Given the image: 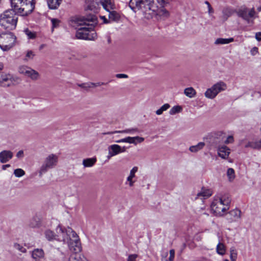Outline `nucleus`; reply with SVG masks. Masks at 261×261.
<instances>
[{
	"label": "nucleus",
	"mask_w": 261,
	"mask_h": 261,
	"mask_svg": "<svg viewBox=\"0 0 261 261\" xmlns=\"http://www.w3.org/2000/svg\"><path fill=\"white\" fill-rule=\"evenodd\" d=\"M255 38L258 41H261V32H257L256 33Z\"/></svg>",
	"instance_id": "59"
},
{
	"label": "nucleus",
	"mask_w": 261,
	"mask_h": 261,
	"mask_svg": "<svg viewBox=\"0 0 261 261\" xmlns=\"http://www.w3.org/2000/svg\"><path fill=\"white\" fill-rule=\"evenodd\" d=\"M217 252L221 255H224L226 252L225 246L223 243L219 242L217 245Z\"/></svg>",
	"instance_id": "34"
},
{
	"label": "nucleus",
	"mask_w": 261,
	"mask_h": 261,
	"mask_svg": "<svg viewBox=\"0 0 261 261\" xmlns=\"http://www.w3.org/2000/svg\"><path fill=\"white\" fill-rule=\"evenodd\" d=\"M116 76L117 78H120H120H127V77H128L127 75L125 74H121V73L117 74L116 75Z\"/></svg>",
	"instance_id": "58"
},
{
	"label": "nucleus",
	"mask_w": 261,
	"mask_h": 261,
	"mask_svg": "<svg viewBox=\"0 0 261 261\" xmlns=\"http://www.w3.org/2000/svg\"><path fill=\"white\" fill-rule=\"evenodd\" d=\"M116 143H125V142H124V138L121 139L117 140V141H116Z\"/></svg>",
	"instance_id": "64"
},
{
	"label": "nucleus",
	"mask_w": 261,
	"mask_h": 261,
	"mask_svg": "<svg viewBox=\"0 0 261 261\" xmlns=\"http://www.w3.org/2000/svg\"><path fill=\"white\" fill-rule=\"evenodd\" d=\"M231 198L228 194H220L215 197L211 204L212 210L217 216H223L229 208Z\"/></svg>",
	"instance_id": "4"
},
{
	"label": "nucleus",
	"mask_w": 261,
	"mask_h": 261,
	"mask_svg": "<svg viewBox=\"0 0 261 261\" xmlns=\"http://www.w3.org/2000/svg\"><path fill=\"white\" fill-rule=\"evenodd\" d=\"M57 232L62 234V240L64 243H67L70 250L81 252L82 247L80 239L76 233L71 228L68 227L64 230L61 226L57 228Z\"/></svg>",
	"instance_id": "3"
},
{
	"label": "nucleus",
	"mask_w": 261,
	"mask_h": 261,
	"mask_svg": "<svg viewBox=\"0 0 261 261\" xmlns=\"http://www.w3.org/2000/svg\"><path fill=\"white\" fill-rule=\"evenodd\" d=\"M218 155L223 159H226L230 154V149L226 146L219 145L217 147Z\"/></svg>",
	"instance_id": "14"
},
{
	"label": "nucleus",
	"mask_w": 261,
	"mask_h": 261,
	"mask_svg": "<svg viewBox=\"0 0 261 261\" xmlns=\"http://www.w3.org/2000/svg\"><path fill=\"white\" fill-rule=\"evenodd\" d=\"M39 76V73L36 70L31 68L27 76L31 78L33 80H36Z\"/></svg>",
	"instance_id": "33"
},
{
	"label": "nucleus",
	"mask_w": 261,
	"mask_h": 261,
	"mask_svg": "<svg viewBox=\"0 0 261 261\" xmlns=\"http://www.w3.org/2000/svg\"><path fill=\"white\" fill-rule=\"evenodd\" d=\"M225 217L229 223L237 222L241 218V211L238 208H234L226 213Z\"/></svg>",
	"instance_id": "10"
},
{
	"label": "nucleus",
	"mask_w": 261,
	"mask_h": 261,
	"mask_svg": "<svg viewBox=\"0 0 261 261\" xmlns=\"http://www.w3.org/2000/svg\"><path fill=\"white\" fill-rule=\"evenodd\" d=\"M48 8L51 10L57 9L62 2V0H46Z\"/></svg>",
	"instance_id": "22"
},
{
	"label": "nucleus",
	"mask_w": 261,
	"mask_h": 261,
	"mask_svg": "<svg viewBox=\"0 0 261 261\" xmlns=\"http://www.w3.org/2000/svg\"><path fill=\"white\" fill-rule=\"evenodd\" d=\"M24 32L25 35L28 36L29 39H34L36 37V34L35 33L31 32L29 29H25L24 30Z\"/></svg>",
	"instance_id": "44"
},
{
	"label": "nucleus",
	"mask_w": 261,
	"mask_h": 261,
	"mask_svg": "<svg viewBox=\"0 0 261 261\" xmlns=\"http://www.w3.org/2000/svg\"><path fill=\"white\" fill-rule=\"evenodd\" d=\"M99 3L107 11H109V10H114L115 8V5L112 0H100Z\"/></svg>",
	"instance_id": "20"
},
{
	"label": "nucleus",
	"mask_w": 261,
	"mask_h": 261,
	"mask_svg": "<svg viewBox=\"0 0 261 261\" xmlns=\"http://www.w3.org/2000/svg\"><path fill=\"white\" fill-rule=\"evenodd\" d=\"M216 138L218 139V141H216V142L224 143L225 144L232 143L234 141L233 137L232 136H228L226 139L225 134L222 132H218L216 134Z\"/></svg>",
	"instance_id": "12"
},
{
	"label": "nucleus",
	"mask_w": 261,
	"mask_h": 261,
	"mask_svg": "<svg viewBox=\"0 0 261 261\" xmlns=\"http://www.w3.org/2000/svg\"><path fill=\"white\" fill-rule=\"evenodd\" d=\"M128 6L135 13L138 10L141 11L144 17L148 19L155 15L164 18H167L170 16L169 12L164 7H161L159 9L153 0H130Z\"/></svg>",
	"instance_id": "2"
},
{
	"label": "nucleus",
	"mask_w": 261,
	"mask_h": 261,
	"mask_svg": "<svg viewBox=\"0 0 261 261\" xmlns=\"http://www.w3.org/2000/svg\"><path fill=\"white\" fill-rule=\"evenodd\" d=\"M205 96L209 99H214L217 94L215 93V91L213 90V87H211L208 88L204 93Z\"/></svg>",
	"instance_id": "31"
},
{
	"label": "nucleus",
	"mask_w": 261,
	"mask_h": 261,
	"mask_svg": "<svg viewBox=\"0 0 261 261\" xmlns=\"http://www.w3.org/2000/svg\"><path fill=\"white\" fill-rule=\"evenodd\" d=\"M144 141V138L139 136L131 137L130 144H133L136 145L138 143H141Z\"/></svg>",
	"instance_id": "37"
},
{
	"label": "nucleus",
	"mask_w": 261,
	"mask_h": 261,
	"mask_svg": "<svg viewBox=\"0 0 261 261\" xmlns=\"http://www.w3.org/2000/svg\"><path fill=\"white\" fill-rule=\"evenodd\" d=\"M58 161L59 157L56 154L51 153L47 155L39 169V177H42L48 170L55 168L58 165Z\"/></svg>",
	"instance_id": "7"
},
{
	"label": "nucleus",
	"mask_w": 261,
	"mask_h": 261,
	"mask_svg": "<svg viewBox=\"0 0 261 261\" xmlns=\"http://www.w3.org/2000/svg\"><path fill=\"white\" fill-rule=\"evenodd\" d=\"M116 133H119V130H116L114 132H108L103 133V134L104 135H112V134H116Z\"/></svg>",
	"instance_id": "60"
},
{
	"label": "nucleus",
	"mask_w": 261,
	"mask_h": 261,
	"mask_svg": "<svg viewBox=\"0 0 261 261\" xmlns=\"http://www.w3.org/2000/svg\"><path fill=\"white\" fill-rule=\"evenodd\" d=\"M16 36L11 32L2 33L0 35V47L4 50L11 48L16 41Z\"/></svg>",
	"instance_id": "8"
},
{
	"label": "nucleus",
	"mask_w": 261,
	"mask_h": 261,
	"mask_svg": "<svg viewBox=\"0 0 261 261\" xmlns=\"http://www.w3.org/2000/svg\"><path fill=\"white\" fill-rule=\"evenodd\" d=\"M238 16L246 21L248 23L250 22V18L255 17L256 12L254 8L248 9L245 7H242L236 11Z\"/></svg>",
	"instance_id": "9"
},
{
	"label": "nucleus",
	"mask_w": 261,
	"mask_h": 261,
	"mask_svg": "<svg viewBox=\"0 0 261 261\" xmlns=\"http://www.w3.org/2000/svg\"><path fill=\"white\" fill-rule=\"evenodd\" d=\"M13 156V153L9 150H4L0 152V162L2 164L9 162Z\"/></svg>",
	"instance_id": "13"
},
{
	"label": "nucleus",
	"mask_w": 261,
	"mask_h": 261,
	"mask_svg": "<svg viewBox=\"0 0 261 261\" xmlns=\"http://www.w3.org/2000/svg\"><path fill=\"white\" fill-rule=\"evenodd\" d=\"M254 149H260L261 148V139L258 141H254Z\"/></svg>",
	"instance_id": "47"
},
{
	"label": "nucleus",
	"mask_w": 261,
	"mask_h": 261,
	"mask_svg": "<svg viewBox=\"0 0 261 261\" xmlns=\"http://www.w3.org/2000/svg\"><path fill=\"white\" fill-rule=\"evenodd\" d=\"M246 148L250 147L254 149V143L253 142H249L246 145Z\"/></svg>",
	"instance_id": "57"
},
{
	"label": "nucleus",
	"mask_w": 261,
	"mask_h": 261,
	"mask_svg": "<svg viewBox=\"0 0 261 261\" xmlns=\"http://www.w3.org/2000/svg\"><path fill=\"white\" fill-rule=\"evenodd\" d=\"M96 162V158H87L83 160V165L85 167H91L95 164Z\"/></svg>",
	"instance_id": "26"
},
{
	"label": "nucleus",
	"mask_w": 261,
	"mask_h": 261,
	"mask_svg": "<svg viewBox=\"0 0 261 261\" xmlns=\"http://www.w3.org/2000/svg\"><path fill=\"white\" fill-rule=\"evenodd\" d=\"M45 236L47 240L49 241H51L54 240L62 241V234L60 233H58V234L56 235L51 230H46L45 231Z\"/></svg>",
	"instance_id": "15"
},
{
	"label": "nucleus",
	"mask_w": 261,
	"mask_h": 261,
	"mask_svg": "<svg viewBox=\"0 0 261 261\" xmlns=\"http://www.w3.org/2000/svg\"><path fill=\"white\" fill-rule=\"evenodd\" d=\"M138 168L136 166L134 167L130 171L129 175L126 178L125 184H128L130 187H133L135 182L133 178L135 177V174L138 171Z\"/></svg>",
	"instance_id": "17"
},
{
	"label": "nucleus",
	"mask_w": 261,
	"mask_h": 261,
	"mask_svg": "<svg viewBox=\"0 0 261 261\" xmlns=\"http://www.w3.org/2000/svg\"><path fill=\"white\" fill-rule=\"evenodd\" d=\"M16 249H18L20 251H21L22 253H25L27 251V249L22 247V246L18 244H15L14 245Z\"/></svg>",
	"instance_id": "50"
},
{
	"label": "nucleus",
	"mask_w": 261,
	"mask_h": 261,
	"mask_svg": "<svg viewBox=\"0 0 261 261\" xmlns=\"http://www.w3.org/2000/svg\"><path fill=\"white\" fill-rule=\"evenodd\" d=\"M204 3L207 6L208 8V13L209 15H211V14L214 13V10L213 8L212 7L211 5H210V3L208 1H205Z\"/></svg>",
	"instance_id": "53"
},
{
	"label": "nucleus",
	"mask_w": 261,
	"mask_h": 261,
	"mask_svg": "<svg viewBox=\"0 0 261 261\" xmlns=\"http://www.w3.org/2000/svg\"><path fill=\"white\" fill-rule=\"evenodd\" d=\"M29 225L32 228L39 227L41 225V218L38 216H34L30 220Z\"/></svg>",
	"instance_id": "19"
},
{
	"label": "nucleus",
	"mask_w": 261,
	"mask_h": 261,
	"mask_svg": "<svg viewBox=\"0 0 261 261\" xmlns=\"http://www.w3.org/2000/svg\"><path fill=\"white\" fill-rule=\"evenodd\" d=\"M227 175L228 177L229 180L231 181L234 178V171L232 168H228L227 171Z\"/></svg>",
	"instance_id": "43"
},
{
	"label": "nucleus",
	"mask_w": 261,
	"mask_h": 261,
	"mask_svg": "<svg viewBox=\"0 0 261 261\" xmlns=\"http://www.w3.org/2000/svg\"><path fill=\"white\" fill-rule=\"evenodd\" d=\"M139 132V129L137 128H131L125 129L123 130H119V133H125L130 134H134L136 133H138Z\"/></svg>",
	"instance_id": "39"
},
{
	"label": "nucleus",
	"mask_w": 261,
	"mask_h": 261,
	"mask_svg": "<svg viewBox=\"0 0 261 261\" xmlns=\"http://www.w3.org/2000/svg\"><path fill=\"white\" fill-rule=\"evenodd\" d=\"M90 82L89 83H85L82 84H78L77 86L80 87H81L85 90H88L89 88H90Z\"/></svg>",
	"instance_id": "51"
},
{
	"label": "nucleus",
	"mask_w": 261,
	"mask_h": 261,
	"mask_svg": "<svg viewBox=\"0 0 261 261\" xmlns=\"http://www.w3.org/2000/svg\"><path fill=\"white\" fill-rule=\"evenodd\" d=\"M12 9L21 16H28L35 9V0H10Z\"/></svg>",
	"instance_id": "5"
},
{
	"label": "nucleus",
	"mask_w": 261,
	"mask_h": 261,
	"mask_svg": "<svg viewBox=\"0 0 261 261\" xmlns=\"http://www.w3.org/2000/svg\"><path fill=\"white\" fill-rule=\"evenodd\" d=\"M212 192L211 190L202 188L201 191L197 194V197H201L203 199H206L211 196Z\"/></svg>",
	"instance_id": "23"
},
{
	"label": "nucleus",
	"mask_w": 261,
	"mask_h": 261,
	"mask_svg": "<svg viewBox=\"0 0 261 261\" xmlns=\"http://www.w3.org/2000/svg\"><path fill=\"white\" fill-rule=\"evenodd\" d=\"M170 107V106L168 103H165L159 109L155 111V113L158 115L162 114L164 111H166Z\"/></svg>",
	"instance_id": "38"
},
{
	"label": "nucleus",
	"mask_w": 261,
	"mask_h": 261,
	"mask_svg": "<svg viewBox=\"0 0 261 261\" xmlns=\"http://www.w3.org/2000/svg\"><path fill=\"white\" fill-rule=\"evenodd\" d=\"M31 253L32 258L36 261H40L44 257V252L42 249H35Z\"/></svg>",
	"instance_id": "16"
},
{
	"label": "nucleus",
	"mask_w": 261,
	"mask_h": 261,
	"mask_svg": "<svg viewBox=\"0 0 261 261\" xmlns=\"http://www.w3.org/2000/svg\"><path fill=\"white\" fill-rule=\"evenodd\" d=\"M120 146L117 144H113L108 147V150L110 151V156H115L117 154L120 153Z\"/></svg>",
	"instance_id": "24"
},
{
	"label": "nucleus",
	"mask_w": 261,
	"mask_h": 261,
	"mask_svg": "<svg viewBox=\"0 0 261 261\" xmlns=\"http://www.w3.org/2000/svg\"><path fill=\"white\" fill-rule=\"evenodd\" d=\"M238 256V252L234 247L230 249V258L231 261H236Z\"/></svg>",
	"instance_id": "36"
},
{
	"label": "nucleus",
	"mask_w": 261,
	"mask_h": 261,
	"mask_svg": "<svg viewBox=\"0 0 261 261\" xmlns=\"http://www.w3.org/2000/svg\"><path fill=\"white\" fill-rule=\"evenodd\" d=\"M9 77H10V87L17 85L20 82V79L19 77H18L17 76H13L10 74Z\"/></svg>",
	"instance_id": "35"
},
{
	"label": "nucleus",
	"mask_w": 261,
	"mask_h": 261,
	"mask_svg": "<svg viewBox=\"0 0 261 261\" xmlns=\"http://www.w3.org/2000/svg\"><path fill=\"white\" fill-rule=\"evenodd\" d=\"M158 3L161 7H165L168 4V0H157Z\"/></svg>",
	"instance_id": "52"
},
{
	"label": "nucleus",
	"mask_w": 261,
	"mask_h": 261,
	"mask_svg": "<svg viewBox=\"0 0 261 261\" xmlns=\"http://www.w3.org/2000/svg\"><path fill=\"white\" fill-rule=\"evenodd\" d=\"M71 251L72 252V253L69 257V261H81L82 259L81 254L79 253L80 252L74 251L73 249Z\"/></svg>",
	"instance_id": "30"
},
{
	"label": "nucleus",
	"mask_w": 261,
	"mask_h": 261,
	"mask_svg": "<svg viewBox=\"0 0 261 261\" xmlns=\"http://www.w3.org/2000/svg\"><path fill=\"white\" fill-rule=\"evenodd\" d=\"M14 174L17 177H20L25 174V172L22 169L18 168L14 170Z\"/></svg>",
	"instance_id": "42"
},
{
	"label": "nucleus",
	"mask_w": 261,
	"mask_h": 261,
	"mask_svg": "<svg viewBox=\"0 0 261 261\" xmlns=\"http://www.w3.org/2000/svg\"><path fill=\"white\" fill-rule=\"evenodd\" d=\"M86 10H90L94 13H97L100 8L99 0H86Z\"/></svg>",
	"instance_id": "11"
},
{
	"label": "nucleus",
	"mask_w": 261,
	"mask_h": 261,
	"mask_svg": "<svg viewBox=\"0 0 261 261\" xmlns=\"http://www.w3.org/2000/svg\"><path fill=\"white\" fill-rule=\"evenodd\" d=\"M175 251L173 249L170 250V256L169 257V261H173L174 258Z\"/></svg>",
	"instance_id": "54"
},
{
	"label": "nucleus",
	"mask_w": 261,
	"mask_h": 261,
	"mask_svg": "<svg viewBox=\"0 0 261 261\" xmlns=\"http://www.w3.org/2000/svg\"><path fill=\"white\" fill-rule=\"evenodd\" d=\"M10 74H3L0 76V86L2 87H10Z\"/></svg>",
	"instance_id": "21"
},
{
	"label": "nucleus",
	"mask_w": 261,
	"mask_h": 261,
	"mask_svg": "<svg viewBox=\"0 0 261 261\" xmlns=\"http://www.w3.org/2000/svg\"><path fill=\"white\" fill-rule=\"evenodd\" d=\"M130 140H131V137H127L124 138V142H125V143H130Z\"/></svg>",
	"instance_id": "61"
},
{
	"label": "nucleus",
	"mask_w": 261,
	"mask_h": 261,
	"mask_svg": "<svg viewBox=\"0 0 261 261\" xmlns=\"http://www.w3.org/2000/svg\"><path fill=\"white\" fill-rule=\"evenodd\" d=\"M107 83H103V82H98V83H92V82H90V88H93V87H98V86H101V85H106Z\"/></svg>",
	"instance_id": "49"
},
{
	"label": "nucleus",
	"mask_w": 261,
	"mask_h": 261,
	"mask_svg": "<svg viewBox=\"0 0 261 261\" xmlns=\"http://www.w3.org/2000/svg\"><path fill=\"white\" fill-rule=\"evenodd\" d=\"M182 110V108L179 106H176L172 107L169 111V114L170 115H175L176 113H179Z\"/></svg>",
	"instance_id": "41"
},
{
	"label": "nucleus",
	"mask_w": 261,
	"mask_h": 261,
	"mask_svg": "<svg viewBox=\"0 0 261 261\" xmlns=\"http://www.w3.org/2000/svg\"><path fill=\"white\" fill-rule=\"evenodd\" d=\"M109 14V18L110 20L113 21H117L119 19L120 16L119 14L115 11L113 10H109L108 11Z\"/></svg>",
	"instance_id": "32"
},
{
	"label": "nucleus",
	"mask_w": 261,
	"mask_h": 261,
	"mask_svg": "<svg viewBox=\"0 0 261 261\" xmlns=\"http://www.w3.org/2000/svg\"><path fill=\"white\" fill-rule=\"evenodd\" d=\"M31 68L27 66H22L19 68L18 71L20 73L23 74L24 75L27 76L29 71H30Z\"/></svg>",
	"instance_id": "40"
},
{
	"label": "nucleus",
	"mask_w": 261,
	"mask_h": 261,
	"mask_svg": "<svg viewBox=\"0 0 261 261\" xmlns=\"http://www.w3.org/2000/svg\"><path fill=\"white\" fill-rule=\"evenodd\" d=\"M10 167V164H5V165H3L2 167V169L3 170H6L7 168H9Z\"/></svg>",
	"instance_id": "62"
},
{
	"label": "nucleus",
	"mask_w": 261,
	"mask_h": 261,
	"mask_svg": "<svg viewBox=\"0 0 261 261\" xmlns=\"http://www.w3.org/2000/svg\"><path fill=\"white\" fill-rule=\"evenodd\" d=\"M126 147L125 146H123V147H121L120 146V149H119L120 150V153H122V152H124L126 151Z\"/></svg>",
	"instance_id": "63"
},
{
	"label": "nucleus",
	"mask_w": 261,
	"mask_h": 261,
	"mask_svg": "<svg viewBox=\"0 0 261 261\" xmlns=\"http://www.w3.org/2000/svg\"><path fill=\"white\" fill-rule=\"evenodd\" d=\"M234 41V39L233 38H218L215 41V43L216 44H228L230 42H232Z\"/></svg>",
	"instance_id": "29"
},
{
	"label": "nucleus",
	"mask_w": 261,
	"mask_h": 261,
	"mask_svg": "<svg viewBox=\"0 0 261 261\" xmlns=\"http://www.w3.org/2000/svg\"><path fill=\"white\" fill-rule=\"evenodd\" d=\"M97 22L96 15L90 14L73 18L71 25L77 29L76 37L78 39L94 40L96 38V34L93 29Z\"/></svg>",
	"instance_id": "1"
},
{
	"label": "nucleus",
	"mask_w": 261,
	"mask_h": 261,
	"mask_svg": "<svg viewBox=\"0 0 261 261\" xmlns=\"http://www.w3.org/2000/svg\"><path fill=\"white\" fill-rule=\"evenodd\" d=\"M212 87L213 90H214L215 93L218 95L220 92L225 91L226 89L227 85L224 82L220 81L214 84Z\"/></svg>",
	"instance_id": "18"
},
{
	"label": "nucleus",
	"mask_w": 261,
	"mask_h": 261,
	"mask_svg": "<svg viewBox=\"0 0 261 261\" xmlns=\"http://www.w3.org/2000/svg\"><path fill=\"white\" fill-rule=\"evenodd\" d=\"M17 14L13 9L6 10L0 15V25L4 29L11 31L14 30L18 21Z\"/></svg>",
	"instance_id": "6"
},
{
	"label": "nucleus",
	"mask_w": 261,
	"mask_h": 261,
	"mask_svg": "<svg viewBox=\"0 0 261 261\" xmlns=\"http://www.w3.org/2000/svg\"><path fill=\"white\" fill-rule=\"evenodd\" d=\"M250 53L252 56L255 55L258 53V48L256 47H253L251 49Z\"/></svg>",
	"instance_id": "56"
},
{
	"label": "nucleus",
	"mask_w": 261,
	"mask_h": 261,
	"mask_svg": "<svg viewBox=\"0 0 261 261\" xmlns=\"http://www.w3.org/2000/svg\"><path fill=\"white\" fill-rule=\"evenodd\" d=\"M16 157L18 159H22L24 157V152L23 150H19L18 151L16 155Z\"/></svg>",
	"instance_id": "55"
},
{
	"label": "nucleus",
	"mask_w": 261,
	"mask_h": 261,
	"mask_svg": "<svg viewBox=\"0 0 261 261\" xmlns=\"http://www.w3.org/2000/svg\"><path fill=\"white\" fill-rule=\"evenodd\" d=\"M234 11L230 8H225L222 10V19L224 21L226 20L228 17L231 16Z\"/></svg>",
	"instance_id": "25"
},
{
	"label": "nucleus",
	"mask_w": 261,
	"mask_h": 261,
	"mask_svg": "<svg viewBox=\"0 0 261 261\" xmlns=\"http://www.w3.org/2000/svg\"><path fill=\"white\" fill-rule=\"evenodd\" d=\"M205 145L204 142H199L196 145H193L189 147V150L192 152H197L202 149Z\"/></svg>",
	"instance_id": "27"
},
{
	"label": "nucleus",
	"mask_w": 261,
	"mask_h": 261,
	"mask_svg": "<svg viewBox=\"0 0 261 261\" xmlns=\"http://www.w3.org/2000/svg\"><path fill=\"white\" fill-rule=\"evenodd\" d=\"M35 56L34 53L32 50H28L26 54L25 58H24L25 61H28L30 59H33Z\"/></svg>",
	"instance_id": "45"
},
{
	"label": "nucleus",
	"mask_w": 261,
	"mask_h": 261,
	"mask_svg": "<svg viewBox=\"0 0 261 261\" xmlns=\"http://www.w3.org/2000/svg\"><path fill=\"white\" fill-rule=\"evenodd\" d=\"M138 255L137 254H132L128 255L127 261H136Z\"/></svg>",
	"instance_id": "48"
},
{
	"label": "nucleus",
	"mask_w": 261,
	"mask_h": 261,
	"mask_svg": "<svg viewBox=\"0 0 261 261\" xmlns=\"http://www.w3.org/2000/svg\"><path fill=\"white\" fill-rule=\"evenodd\" d=\"M51 21L52 23L53 28H57L60 22V21L57 18H51Z\"/></svg>",
	"instance_id": "46"
},
{
	"label": "nucleus",
	"mask_w": 261,
	"mask_h": 261,
	"mask_svg": "<svg viewBox=\"0 0 261 261\" xmlns=\"http://www.w3.org/2000/svg\"><path fill=\"white\" fill-rule=\"evenodd\" d=\"M184 94L189 98H193L196 96V92L193 87H189L184 90Z\"/></svg>",
	"instance_id": "28"
}]
</instances>
